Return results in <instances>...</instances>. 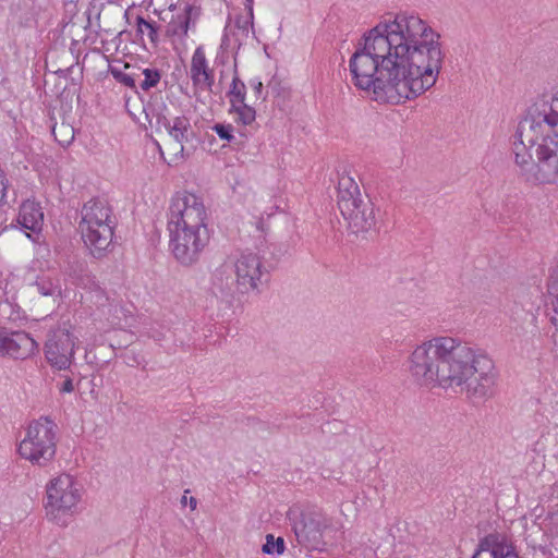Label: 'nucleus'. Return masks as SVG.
<instances>
[{
	"label": "nucleus",
	"instance_id": "f257e3e1",
	"mask_svg": "<svg viewBox=\"0 0 558 558\" xmlns=\"http://www.w3.org/2000/svg\"><path fill=\"white\" fill-rule=\"evenodd\" d=\"M440 34L420 14L384 15L350 57L352 84L385 105H402L430 89L442 68Z\"/></svg>",
	"mask_w": 558,
	"mask_h": 558
},
{
	"label": "nucleus",
	"instance_id": "f03ea898",
	"mask_svg": "<svg viewBox=\"0 0 558 558\" xmlns=\"http://www.w3.org/2000/svg\"><path fill=\"white\" fill-rule=\"evenodd\" d=\"M407 372L421 388L465 395L473 402L496 392L492 360L452 336H434L415 345Z\"/></svg>",
	"mask_w": 558,
	"mask_h": 558
},
{
	"label": "nucleus",
	"instance_id": "7ed1b4c3",
	"mask_svg": "<svg viewBox=\"0 0 558 558\" xmlns=\"http://www.w3.org/2000/svg\"><path fill=\"white\" fill-rule=\"evenodd\" d=\"M512 151L520 167L531 165L535 157L534 182L558 183V93L529 107L513 135Z\"/></svg>",
	"mask_w": 558,
	"mask_h": 558
},
{
	"label": "nucleus",
	"instance_id": "20e7f679",
	"mask_svg": "<svg viewBox=\"0 0 558 558\" xmlns=\"http://www.w3.org/2000/svg\"><path fill=\"white\" fill-rule=\"evenodd\" d=\"M167 217L172 255L184 266L195 264L211 238L203 198L186 190L175 192Z\"/></svg>",
	"mask_w": 558,
	"mask_h": 558
},
{
	"label": "nucleus",
	"instance_id": "39448f33",
	"mask_svg": "<svg viewBox=\"0 0 558 558\" xmlns=\"http://www.w3.org/2000/svg\"><path fill=\"white\" fill-rule=\"evenodd\" d=\"M116 218L111 207L99 199L87 202L82 208L78 232L85 248L94 257H102L112 245Z\"/></svg>",
	"mask_w": 558,
	"mask_h": 558
},
{
	"label": "nucleus",
	"instance_id": "423d86ee",
	"mask_svg": "<svg viewBox=\"0 0 558 558\" xmlns=\"http://www.w3.org/2000/svg\"><path fill=\"white\" fill-rule=\"evenodd\" d=\"M57 426L48 417L33 421L17 445V454L32 465L45 468L57 454Z\"/></svg>",
	"mask_w": 558,
	"mask_h": 558
},
{
	"label": "nucleus",
	"instance_id": "0eeeda50",
	"mask_svg": "<svg viewBox=\"0 0 558 558\" xmlns=\"http://www.w3.org/2000/svg\"><path fill=\"white\" fill-rule=\"evenodd\" d=\"M82 496V485L72 475L62 473L53 477L46 486L47 518L57 524H64L65 518L75 513Z\"/></svg>",
	"mask_w": 558,
	"mask_h": 558
},
{
	"label": "nucleus",
	"instance_id": "6e6552de",
	"mask_svg": "<svg viewBox=\"0 0 558 558\" xmlns=\"http://www.w3.org/2000/svg\"><path fill=\"white\" fill-rule=\"evenodd\" d=\"M338 208L354 232L368 230L375 222L371 204L362 198L359 184L350 174H341L337 187Z\"/></svg>",
	"mask_w": 558,
	"mask_h": 558
},
{
	"label": "nucleus",
	"instance_id": "1a4fd4ad",
	"mask_svg": "<svg viewBox=\"0 0 558 558\" xmlns=\"http://www.w3.org/2000/svg\"><path fill=\"white\" fill-rule=\"evenodd\" d=\"M70 326L58 327L52 330L45 344V356L52 368L65 371L73 363L77 338L70 330Z\"/></svg>",
	"mask_w": 558,
	"mask_h": 558
},
{
	"label": "nucleus",
	"instance_id": "9d476101",
	"mask_svg": "<svg viewBox=\"0 0 558 558\" xmlns=\"http://www.w3.org/2000/svg\"><path fill=\"white\" fill-rule=\"evenodd\" d=\"M471 558H522L513 542L501 533H489L478 539Z\"/></svg>",
	"mask_w": 558,
	"mask_h": 558
},
{
	"label": "nucleus",
	"instance_id": "9b49d317",
	"mask_svg": "<svg viewBox=\"0 0 558 558\" xmlns=\"http://www.w3.org/2000/svg\"><path fill=\"white\" fill-rule=\"evenodd\" d=\"M260 260L256 254H241L234 262L236 289L246 293L257 289L260 280Z\"/></svg>",
	"mask_w": 558,
	"mask_h": 558
},
{
	"label": "nucleus",
	"instance_id": "f8f14e48",
	"mask_svg": "<svg viewBox=\"0 0 558 558\" xmlns=\"http://www.w3.org/2000/svg\"><path fill=\"white\" fill-rule=\"evenodd\" d=\"M0 355L25 360L38 352V343L25 331L4 330Z\"/></svg>",
	"mask_w": 558,
	"mask_h": 558
},
{
	"label": "nucleus",
	"instance_id": "ddd939ff",
	"mask_svg": "<svg viewBox=\"0 0 558 558\" xmlns=\"http://www.w3.org/2000/svg\"><path fill=\"white\" fill-rule=\"evenodd\" d=\"M190 77L195 88L210 89L215 82V72L206 57L205 48H195L190 63Z\"/></svg>",
	"mask_w": 558,
	"mask_h": 558
},
{
	"label": "nucleus",
	"instance_id": "4468645a",
	"mask_svg": "<svg viewBox=\"0 0 558 558\" xmlns=\"http://www.w3.org/2000/svg\"><path fill=\"white\" fill-rule=\"evenodd\" d=\"M194 13L197 14V9L192 4H186L181 11L172 15L167 24L166 37L173 47L185 44Z\"/></svg>",
	"mask_w": 558,
	"mask_h": 558
},
{
	"label": "nucleus",
	"instance_id": "2eb2a0df",
	"mask_svg": "<svg viewBox=\"0 0 558 558\" xmlns=\"http://www.w3.org/2000/svg\"><path fill=\"white\" fill-rule=\"evenodd\" d=\"M44 211L39 202L25 199L19 209L17 222L25 230L34 233L40 232L44 226Z\"/></svg>",
	"mask_w": 558,
	"mask_h": 558
},
{
	"label": "nucleus",
	"instance_id": "dca6fc26",
	"mask_svg": "<svg viewBox=\"0 0 558 558\" xmlns=\"http://www.w3.org/2000/svg\"><path fill=\"white\" fill-rule=\"evenodd\" d=\"M327 529L325 520L310 518L295 526L298 537H302L308 542H319Z\"/></svg>",
	"mask_w": 558,
	"mask_h": 558
},
{
	"label": "nucleus",
	"instance_id": "f3484780",
	"mask_svg": "<svg viewBox=\"0 0 558 558\" xmlns=\"http://www.w3.org/2000/svg\"><path fill=\"white\" fill-rule=\"evenodd\" d=\"M183 143L184 141L182 140L168 137L163 147H160V154L169 166H178L184 161Z\"/></svg>",
	"mask_w": 558,
	"mask_h": 558
},
{
	"label": "nucleus",
	"instance_id": "a211bd4d",
	"mask_svg": "<svg viewBox=\"0 0 558 558\" xmlns=\"http://www.w3.org/2000/svg\"><path fill=\"white\" fill-rule=\"evenodd\" d=\"M162 125L169 137L185 141L191 128L190 120L185 116H178L170 119L163 118Z\"/></svg>",
	"mask_w": 558,
	"mask_h": 558
},
{
	"label": "nucleus",
	"instance_id": "6ab92c4d",
	"mask_svg": "<svg viewBox=\"0 0 558 558\" xmlns=\"http://www.w3.org/2000/svg\"><path fill=\"white\" fill-rule=\"evenodd\" d=\"M230 112L234 114L236 123L251 125L256 119V110L245 101L231 105Z\"/></svg>",
	"mask_w": 558,
	"mask_h": 558
},
{
	"label": "nucleus",
	"instance_id": "aec40b11",
	"mask_svg": "<svg viewBox=\"0 0 558 558\" xmlns=\"http://www.w3.org/2000/svg\"><path fill=\"white\" fill-rule=\"evenodd\" d=\"M245 96H246L245 84L238 76H234L232 78L230 89L228 93L230 106L245 101Z\"/></svg>",
	"mask_w": 558,
	"mask_h": 558
},
{
	"label": "nucleus",
	"instance_id": "412c9836",
	"mask_svg": "<svg viewBox=\"0 0 558 558\" xmlns=\"http://www.w3.org/2000/svg\"><path fill=\"white\" fill-rule=\"evenodd\" d=\"M286 545L282 537H275L272 534L266 535V542L262 547V551L266 555H282Z\"/></svg>",
	"mask_w": 558,
	"mask_h": 558
},
{
	"label": "nucleus",
	"instance_id": "4be33fe9",
	"mask_svg": "<svg viewBox=\"0 0 558 558\" xmlns=\"http://www.w3.org/2000/svg\"><path fill=\"white\" fill-rule=\"evenodd\" d=\"M136 28H137V32L141 34H144L145 32H147L149 40L153 44H157L158 32H157V27L155 26L154 23L146 21L143 16L138 15L136 17Z\"/></svg>",
	"mask_w": 558,
	"mask_h": 558
},
{
	"label": "nucleus",
	"instance_id": "5701e85b",
	"mask_svg": "<svg viewBox=\"0 0 558 558\" xmlns=\"http://www.w3.org/2000/svg\"><path fill=\"white\" fill-rule=\"evenodd\" d=\"M52 134L54 135V138L62 145L69 144L74 138L73 129L63 123L59 128L54 126L52 129Z\"/></svg>",
	"mask_w": 558,
	"mask_h": 558
},
{
	"label": "nucleus",
	"instance_id": "b1692460",
	"mask_svg": "<svg viewBox=\"0 0 558 558\" xmlns=\"http://www.w3.org/2000/svg\"><path fill=\"white\" fill-rule=\"evenodd\" d=\"M145 78L141 83V87L143 90H148L151 87H155L160 81V73L155 69H145L143 71Z\"/></svg>",
	"mask_w": 558,
	"mask_h": 558
},
{
	"label": "nucleus",
	"instance_id": "393cba45",
	"mask_svg": "<svg viewBox=\"0 0 558 558\" xmlns=\"http://www.w3.org/2000/svg\"><path fill=\"white\" fill-rule=\"evenodd\" d=\"M108 314L113 315V319L111 320V328L118 329L122 327V319L126 317L125 311L118 305H110L108 308Z\"/></svg>",
	"mask_w": 558,
	"mask_h": 558
},
{
	"label": "nucleus",
	"instance_id": "a878e982",
	"mask_svg": "<svg viewBox=\"0 0 558 558\" xmlns=\"http://www.w3.org/2000/svg\"><path fill=\"white\" fill-rule=\"evenodd\" d=\"M211 129L222 141L231 142L234 138L231 124L217 123Z\"/></svg>",
	"mask_w": 558,
	"mask_h": 558
},
{
	"label": "nucleus",
	"instance_id": "bb28decb",
	"mask_svg": "<svg viewBox=\"0 0 558 558\" xmlns=\"http://www.w3.org/2000/svg\"><path fill=\"white\" fill-rule=\"evenodd\" d=\"M38 290H39V293L45 296H51L57 293L60 294V288H58V287L46 288L44 282L38 284Z\"/></svg>",
	"mask_w": 558,
	"mask_h": 558
},
{
	"label": "nucleus",
	"instance_id": "cd10ccee",
	"mask_svg": "<svg viewBox=\"0 0 558 558\" xmlns=\"http://www.w3.org/2000/svg\"><path fill=\"white\" fill-rule=\"evenodd\" d=\"M250 84L255 93L256 98L259 99L262 97L263 83L259 80H252Z\"/></svg>",
	"mask_w": 558,
	"mask_h": 558
},
{
	"label": "nucleus",
	"instance_id": "c85d7f7f",
	"mask_svg": "<svg viewBox=\"0 0 558 558\" xmlns=\"http://www.w3.org/2000/svg\"><path fill=\"white\" fill-rule=\"evenodd\" d=\"M74 391V384H73V380L71 378H66L61 387H60V392H63V393H71Z\"/></svg>",
	"mask_w": 558,
	"mask_h": 558
},
{
	"label": "nucleus",
	"instance_id": "c756f323",
	"mask_svg": "<svg viewBox=\"0 0 558 558\" xmlns=\"http://www.w3.org/2000/svg\"><path fill=\"white\" fill-rule=\"evenodd\" d=\"M189 493H190V490H189V489H186V490L184 492V495H183V497H182L181 502H182L183 505H186V504L189 502V505H190V507H191V510H195V509H196V507H197V501H196V499H195L194 497H190V498L187 499V496H186V495H187Z\"/></svg>",
	"mask_w": 558,
	"mask_h": 558
},
{
	"label": "nucleus",
	"instance_id": "7c9ffc66",
	"mask_svg": "<svg viewBox=\"0 0 558 558\" xmlns=\"http://www.w3.org/2000/svg\"><path fill=\"white\" fill-rule=\"evenodd\" d=\"M550 322L558 329V298H557L556 302L553 304V312L550 314Z\"/></svg>",
	"mask_w": 558,
	"mask_h": 558
},
{
	"label": "nucleus",
	"instance_id": "2f4dec72",
	"mask_svg": "<svg viewBox=\"0 0 558 558\" xmlns=\"http://www.w3.org/2000/svg\"><path fill=\"white\" fill-rule=\"evenodd\" d=\"M246 8L248 10L250 17L253 19V0H246Z\"/></svg>",
	"mask_w": 558,
	"mask_h": 558
},
{
	"label": "nucleus",
	"instance_id": "473e14b6",
	"mask_svg": "<svg viewBox=\"0 0 558 558\" xmlns=\"http://www.w3.org/2000/svg\"><path fill=\"white\" fill-rule=\"evenodd\" d=\"M123 83L129 85V86H132L133 85V80L131 77H129V76H124Z\"/></svg>",
	"mask_w": 558,
	"mask_h": 558
}]
</instances>
